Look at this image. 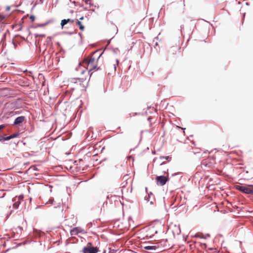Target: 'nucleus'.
Wrapping results in <instances>:
<instances>
[{
  "label": "nucleus",
  "mask_w": 253,
  "mask_h": 253,
  "mask_svg": "<svg viewBox=\"0 0 253 253\" xmlns=\"http://www.w3.org/2000/svg\"><path fill=\"white\" fill-rule=\"evenodd\" d=\"M100 50H97L94 51L91 55L88 56L84 60V63L87 64L90 67V70L96 69L97 68V64L98 60L100 58L103 54V52L98 55Z\"/></svg>",
  "instance_id": "obj_1"
},
{
  "label": "nucleus",
  "mask_w": 253,
  "mask_h": 253,
  "mask_svg": "<svg viewBox=\"0 0 253 253\" xmlns=\"http://www.w3.org/2000/svg\"><path fill=\"white\" fill-rule=\"evenodd\" d=\"M237 189L240 191L244 193L247 194H253V185H247V186H241L238 185L236 187Z\"/></svg>",
  "instance_id": "obj_2"
},
{
  "label": "nucleus",
  "mask_w": 253,
  "mask_h": 253,
  "mask_svg": "<svg viewBox=\"0 0 253 253\" xmlns=\"http://www.w3.org/2000/svg\"><path fill=\"white\" fill-rule=\"evenodd\" d=\"M98 252V249L92 246V244L90 242H88L87 246L84 247L83 249V253H97Z\"/></svg>",
  "instance_id": "obj_3"
},
{
  "label": "nucleus",
  "mask_w": 253,
  "mask_h": 253,
  "mask_svg": "<svg viewBox=\"0 0 253 253\" xmlns=\"http://www.w3.org/2000/svg\"><path fill=\"white\" fill-rule=\"evenodd\" d=\"M168 179L164 176H158L156 177L157 183L158 185H160L161 186L164 185Z\"/></svg>",
  "instance_id": "obj_4"
},
{
  "label": "nucleus",
  "mask_w": 253,
  "mask_h": 253,
  "mask_svg": "<svg viewBox=\"0 0 253 253\" xmlns=\"http://www.w3.org/2000/svg\"><path fill=\"white\" fill-rule=\"evenodd\" d=\"M40 199L42 202V203L44 205H52L54 202V199L52 197H50L48 200L42 197H40Z\"/></svg>",
  "instance_id": "obj_5"
},
{
  "label": "nucleus",
  "mask_w": 253,
  "mask_h": 253,
  "mask_svg": "<svg viewBox=\"0 0 253 253\" xmlns=\"http://www.w3.org/2000/svg\"><path fill=\"white\" fill-rule=\"evenodd\" d=\"M158 246L156 245L146 246L144 247V249L147 250L150 253H154L158 248Z\"/></svg>",
  "instance_id": "obj_6"
},
{
  "label": "nucleus",
  "mask_w": 253,
  "mask_h": 253,
  "mask_svg": "<svg viewBox=\"0 0 253 253\" xmlns=\"http://www.w3.org/2000/svg\"><path fill=\"white\" fill-rule=\"evenodd\" d=\"M19 136V134L18 133H14V134H12L11 135H10V136H6V137H0V141L2 142V141H7V140H9L12 138H15V137H17Z\"/></svg>",
  "instance_id": "obj_7"
},
{
  "label": "nucleus",
  "mask_w": 253,
  "mask_h": 253,
  "mask_svg": "<svg viewBox=\"0 0 253 253\" xmlns=\"http://www.w3.org/2000/svg\"><path fill=\"white\" fill-rule=\"evenodd\" d=\"M25 118L24 116H20L17 117L15 119L13 123V125L17 126L22 123L24 121Z\"/></svg>",
  "instance_id": "obj_8"
},
{
  "label": "nucleus",
  "mask_w": 253,
  "mask_h": 253,
  "mask_svg": "<svg viewBox=\"0 0 253 253\" xmlns=\"http://www.w3.org/2000/svg\"><path fill=\"white\" fill-rule=\"evenodd\" d=\"M76 24L79 26V29L82 30L84 31V26L82 24V23L80 21L78 20L76 22Z\"/></svg>",
  "instance_id": "obj_9"
},
{
  "label": "nucleus",
  "mask_w": 253,
  "mask_h": 253,
  "mask_svg": "<svg viewBox=\"0 0 253 253\" xmlns=\"http://www.w3.org/2000/svg\"><path fill=\"white\" fill-rule=\"evenodd\" d=\"M160 158L161 159H165V160H167L169 161L171 160V157L170 156H166V157L161 156V157H160Z\"/></svg>",
  "instance_id": "obj_10"
},
{
  "label": "nucleus",
  "mask_w": 253,
  "mask_h": 253,
  "mask_svg": "<svg viewBox=\"0 0 253 253\" xmlns=\"http://www.w3.org/2000/svg\"><path fill=\"white\" fill-rule=\"evenodd\" d=\"M51 37H48L46 39V43L47 44H52L51 43Z\"/></svg>",
  "instance_id": "obj_11"
},
{
  "label": "nucleus",
  "mask_w": 253,
  "mask_h": 253,
  "mask_svg": "<svg viewBox=\"0 0 253 253\" xmlns=\"http://www.w3.org/2000/svg\"><path fill=\"white\" fill-rule=\"evenodd\" d=\"M68 23H67V21H66V19H63L61 21V27H62V28H63V26L67 24Z\"/></svg>",
  "instance_id": "obj_12"
},
{
  "label": "nucleus",
  "mask_w": 253,
  "mask_h": 253,
  "mask_svg": "<svg viewBox=\"0 0 253 253\" xmlns=\"http://www.w3.org/2000/svg\"><path fill=\"white\" fill-rule=\"evenodd\" d=\"M19 206V203L18 202H15V203L13 204V207H14L15 209H17V208H18Z\"/></svg>",
  "instance_id": "obj_13"
},
{
  "label": "nucleus",
  "mask_w": 253,
  "mask_h": 253,
  "mask_svg": "<svg viewBox=\"0 0 253 253\" xmlns=\"http://www.w3.org/2000/svg\"><path fill=\"white\" fill-rule=\"evenodd\" d=\"M30 19L32 20V21H34L35 19V17L34 15H31Z\"/></svg>",
  "instance_id": "obj_14"
},
{
  "label": "nucleus",
  "mask_w": 253,
  "mask_h": 253,
  "mask_svg": "<svg viewBox=\"0 0 253 253\" xmlns=\"http://www.w3.org/2000/svg\"><path fill=\"white\" fill-rule=\"evenodd\" d=\"M210 237V235L207 234H206V235L205 236H204L203 235L201 237V238H204V239H206L207 237Z\"/></svg>",
  "instance_id": "obj_15"
},
{
  "label": "nucleus",
  "mask_w": 253,
  "mask_h": 253,
  "mask_svg": "<svg viewBox=\"0 0 253 253\" xmlns=\"http://www.w3.org/2000/svg\"><path fill=\"white\" fill-rule=\"evenodd\" d=\"M10 113L13 115H17L19 114L18 112H11Z\"/></svg>",
  "instance_id": "obj_16"
},
{
  "label": "nucleus",
  "mask_w": 253,
  "mask_h": 253,
  "mask_svg": "<svg viewBox=\"0 0 253 253\" xmlns=\"http://www.w3.org/2000/svg\"><path fill=\"white\" fill-rule=\"evenodd\" d=\"M84 2L86 3V4H88V3H89V1L90 0H84Z\"/></svg>",
  "instance_id": "obj_17"
},
{
  "label": "nucleus",
  "mask_w": 253,
  "mask_h": 253,
  "mask_svg": "<svg viewBox=\"0 0 253 253\" xmlns=\"http://www.w3.org/2000/svg\"><path fill=\"white\" fill-rule=\"evenodd\" d=\"M12 43L13 44L14 48H15L17 46L16 44L13 41L12 42Z\"/></svg>",
  "instance_id": "obj_18"
},
{
  "label": "nucleus",
  "mask_w": 253,
  "mask_h": 253,
  "mask_svg": "<svg viewBox=\"0 0 253 253\" xmlns=\"http://www.w3.org/2000/svg\"><path fill=\"white\" fill-rule=\"evenodd\" d=\"M66 21H67V23H68V22H70V21H71V20L70 19H66Z\"/></svg>",
  "instance_id": "obj_19"
},
{
  "label": "nucleus",
  "mask_w": 253,
  "mask_h": 253,
  "mask_svg": "<svg viewBox=\"0 0 253 253\" xmlns=\"http://www.w3.org/2000/svg\"><path fill=\"white\" fill-rule=\"evenodd\" d=\"M38 36L44 37V36H45V35H43H43H37V37H38Z\"/></svg>",
  "instance_id": "obj_20"
},
{
  "label": "nucleus",
  "mask_w": 253,
  "mask_h": 253,
  "mask_svg": "<svg viewBox=\"0 0 253 253\" xmlns=\"http://www.w3.org/2000/svg\"><path fill=\"white\" fill-rule=\"evenodd\" d=\"M9 9H10V7H9V6H7V7H6V10H9Z\"/></svg>",
  "instance_id": "obj_21"
},
{
  "label": "nucleus",
  "mask_w": 253,
  "mask_h": 253,
  "mask_svg": "<svg viewBox=\"0 0 253 253\" xmlns=\"http://www.w3.org/2000/svg\"><path fill=\"white\" fill-rule=\"evenodd\" d=\"M165 164V163L164 162H162V163L160 164V165H164V164Z\"/></svg>",
  "instance_id": "obj_22"
},
{
  "label": "nucleus",
  "mask_w": 253,
  "mask_h": 253,
  "mask_svg": "<svg viewBox=\"0 0 253 253\" xmlns=\"http://www.w3.org/2000/svg\"><path fill=\"white\" fill-rule=\"evenodd\" d=\"M116 62H117V65H118V63H119V60L118 59H116Z\"/></svg>",
  "instance_id": "obj_23"
},
{
  "label": "nucleus",
  "mask_w": 253,
  "mask_h": 253,
  "mask_svg": "<svg viewBox=\"0 0 253 253\" xmlns=\"http://www.w3.org/2000/svg\"><path fill=\"white\" fill-rule=\"evenodd\" d=\"M83 19H84V17H83V16H82V17H81L80 18V20H83Z\"/></svg>",
  "instance_id": "obj_24"
},
{
  "label": "nucleus",
  "mask_w": 253,
  "mask_h": 253,
  "mask_svg": "<svg viewBox=\"0 0 253 253\" xmlns=\"http://www.w3.org/2000/svg\"><path fill=\"white\" fill-rule=\"evenodd\" d=\"M75 22V20H71V21H70V22L71 23H73Z\"/></svg>",
  "instance_id": "obj_25"
},
{
  "label": "nucleus",
  "mask_w": 253,
  "mask_h": 253,
  "mask_svg": "<svg viewBox=\"0 0 253 253\" xmlns=\"http://www.w3.org/2000/svg\"><path fill=\"white\" fill-rule=\"evenodd\" d=\"M150 204L151 205H153V201H151V202H150Z\"/></svg>",
  "instance_id": "obj_26"
},
{
  "label": "nucleus",
  "mask_w": 253,
  "mask_h": 253,
  "mask_svg": "<svg viewBox=\"0 0 253 253\" xmlns=\"http://www.w3.org/2000/svg\"><path fill=\"white\" fill-rule=\"evenodd\" d=\"M114 69H115V70H116V65L114 64Z\"/></svg>",
  "instance_id": "obj_27"
},
{
  "label": "nucleus",
  "mask_w": 253,
  "mask_h": 253,
  "mask_svg": "<svg viewBox=\"0 0 253 253\" xmlns=\"http://www.w3.org/2000/svg\"><path fill=\"white\" fill-rule=\"evenodd\" d=\"M22 198H23V197H19L18 199H19V200L20 199H22Z\"/></svg>",
  "instance_id": "obj_28"
},
{
  "label": "nucleus",
  "mask_w": 253,
  "mask_h": 253,
  "mask_svg": "<svg viewBox=\"0 0 253 253\" xmlns=\"http://www.w3.org/2000/svg\"><path fill=\"white\" fill-rule=\"evenodd\" d=\"M146 199L147 201H149V200H148V198H146V199Z\"/></svg>",
  "instance_id": "obj_29"
},
{
  "label": "nucleus",
  "mask_w": 253,
  "mask_h": 253,
  "mask_svg": "<svg viewBox=\"0 0 253 253\" xmlns=\"http://www.w3.org/2000/svg\"><path fill=\"white\" fill-rule=\"evenodd\" d=\"M59 206H60V204H59V205H57V207H59ZM54 208H57V207H55Z\"/></svg>",
  "instance_id": "obj_30"
},
{
  "label": "nucleus",
  "mask_w": 253,
  "mask_h": 253,
  "mask_svg": "<svg viewBox=\"0 0 253 253\" xmlns=\"http://www.w3.org/2000/svg\"><path fill=\"white\" fill-rule=\"evenodd\" d=\"M5 35H4V37H5ZM3 39H3L1 40V42H2V41H3Z\"/></svg>",
  "instance_id": "obj_31"
},
{
  "label": "nucleus",
  "mask_w": 253,
  "mask_h": 253,
  "mask_svg": "<svg viewBox=\"0 0 253 253\" xmlns=\"http://www.w3.org/2000/svg\"><path fill=\"white\" fill-rule=\"evenodd\" d=\"M203 245H204L205 247H206V245L205 244H203Z\"/></svg>",
  "instance_id": "obj_32"
},
{
  "label": "nucleus",
  "mask_w": 253,
  "mask_h": 253,
  "mask_svg": "<svg viewBox=\"0 0 253 253\" xmlns=\"http://www.w3.org/2000/svg\"><path fill=\"white\" fill-rule=\"evenodd\" d=\"M137 113H134V115H133V116H135V115H137Z\"/></svg>",
  "instance_id": "obj_33"
},
{
  "label": "nucleus",
  "mask_w": 253,
  "mask_h": 253,
  "mask_svg": "<svg viewBox=\"0 0 253 253\" xmlns=\"http://www.w3.org/2000/svg\"><path fill=\"white\" fill-rule=\"evenodd\" d=\"M131 158V156H129V157H128V158Z\"/></svg>",
  "instance_id": "obj_34"
},
{
  "label": "nucleus",
  "mask_w": 253,
  "mask_h": 253,
  "mask_svg": "<svg viewBox=\"0 0 253 253\" xmlns=\"http://www.w3.org/2000/svg\"><path fill=\"white\" fill-rule=\"evenodd\" d=\"M149 197H150V194H148V198H149Z\"/></svg>",
  "instance_id": "obj_35"
}]
</instances>
